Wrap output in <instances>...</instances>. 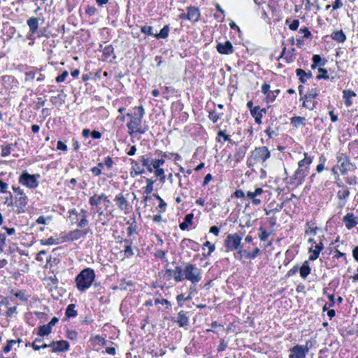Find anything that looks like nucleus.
Here are the masks:
<instances>
[{"instance_id":"f257e3e1","label":"nucleus","mask_w":358,"mask_h":358,"mask_svg":"<svg viewBox=\"0 0 358 358\" xmlns=\"http://www.w3.org/2000/svg\"><path fill=\"white\" fill-rule=\"evenodd\" d=\"M95 278L94 270L87 268L83 269L76 278L77 288L84 292L92 285Z\"/></svg>"},{"instance_id":"f03ea898","label":"nucleus","mask_w":358,"mask_h":358,"mask_svg":"<svg viewBox=\"0 0 358 358\" xmlns=\"http://www.w3.org/2000/svg\"><path fill=\"white\" fill-rule=\"evenodd\" d=\"M269 157L270 152L266 147L262 146L256 148L248 158L247 165L249 168H252L256 163L260 162L264 163Z\"/></svg>"},{"instance_id":"7ed1b4c3","label":"nucleus","mask_w":358,"mask_h":358,"mask_svg":"<svg viewBox=\"0 0 358 358\" xmlns=\"http://www.w3.org/2000/svg\"><path fill=\"white\" fill-rule=\"evenodd\" d=\"M42 343V338H36L32 343V348L34 350H39L41 348H52V352H64L69 350V343L66 341H59L57 342H52L50 344H43L42 346L36 345V343Z\"/></svg>"},{"instance_id":"20e7f679","label":"nucleus","mask_w":358,"mask_h":358,"mask_svg":"<svg viewBox=\"0 0 358 358\" xmlns=\"http://www.w3.org/2000/svg\"><path fill=\"white\" fill-rule=\"evenodd\" d=\"M304 159L299 161V169L296 170L294 174V178L301 182L303 178L308 175V165L312 163V159L308 157L307 153H304Z\"/></svg>"},{"instance_id":"39448f33","label":"nucleus","mask_w":358,"mask_h":358,"mask_svg":"<svg viewBox=\"0 0 358 358\" xmlns=\"http://www.w3.org/2000/svg\"><path fill=\"white\" fill-rule=\"evenodd\" d=\"M185 278L192 283L199 282L201 280L200 270L195 266L187 264L184 268Z\"/></svg>"},{"instance_id":"423d86ee","label":"nucleus","mask_w":358,"mask_h":358,"mask_svg":"<svg viewBox=\"0 0 358 358\" xmlns=\"http://www.w3.org/2000/svg\"><path fill=\"white\" fill-rule=\"evenodd\" d=\"M13 191L17 194L15 201V205L17 207V212L18 213L24 211V208L27 203V197L24 194L23 191L19 187H13Z\"/></svg>"},{"instance_id":"0eeeda50","label":"nucleus","mask_w":358,"mask_h":358,"mask_svg":"<svg viewBox=\"0 0 358 358\" xmlns=\"http://www.w3.org/2000/svg\"><path fill=\"white\" fill-rule=\"evenodd\" d=\"M241 240L242 236L237 233L229 234L224 241V245L229 250H237L242 248L241 245Z\"/></svg>"},{"instance_id":"6e6552de","label":"nucleus","mask_w":358,"mask_h":358,"mask_svg":"<svg viewBox=\"0 0 358 358\" xmlns=\"http://www.w3.org/2000/svg\"><path fill=\"white\" fill-rule=\"evenodd\" d=\"M19 182L30 188H34L38 186V182L34 175H30L24 172L20 177Z\"/></svg>"},{"instance_id":"1a4fd4ad","label":"nucleus","mask_w":358,"mask_h":358,"mask_svg":"<svg viewBox=\"0 0 358 358\" xmlns=\"http://www.w3.org/2000/svg\"><path fill=\"white\" fill-rule=\"evenodd\" d=\"M337 159L338 163L340 164L339 170L342 174H345L347 171L354 169L355 166L350 162L345 155H341L337 157Z\"/></svg>"},{"instance_id":"9d476101","label":"nucleus","mask_w":358,"mask_h":358,"mask_svg":"<svg viewBox=\"0 0 358 358\" xmlns=\"http://www.w3.org/2000/svg\"><path fill=\"white\" fill-rule=\"evenodd\" d=\"M141 124V118H136L132 117L131 119V121L127 124V127L129 130V133L131 134L132 132H138L140 134L145 133L144 129H141L140 127V125Z\"/></svg>"},{"instance_id":"9b49d317","label":"nucleus","mask_w":358,"mask_h":358,"mask_svg":"<svg viewBox=\"0 0 358 358\" xmlns=\"http://www.w3.org/2000/svg\"><path fill=\"white\" fill-rule=\"evenodd\" d=\"M216 48L218 52L222 55H229L234 52L233 45L229 41L224 43H219Z\"/></svg>"},{"instance_id":"f8f14e48","label":"nucleus","mask_w":358,"mask_h":358,"mask_svg":"<svg viewBox=\"0 0 358 358\" xmlns=\"http://www.w3.org/2000/svg\"><path fill=\"white\" fill-rule=\"evenodd\" d=\"M307 351L308 348L301 345H296L291 350L289 358H303Z\"/></svg>"},{"instance_id":"ddd939ff","label":"nucleus","mask_w":358,"mask_h":358,"mask_svg":"<svg viewBox=\"0 0 358 358\" xmlns=\"http://www.w3.org/2000/svg\"><path fill=\"white\" fill-rule=\"evenodd\" d=\"M343 222L345 224V227L350 229L357 226L358 224L357 218L354 215L353 213H348L343 217Z\"/></svg>"},{"instance_id":"4468645a","label":"nucleus","mask_w":358,"mask_h":358,"mask_svg":"<svg viewBox=\"0 0 358 358\" xmlns=\"http://www.w3.org/2000/svg\"><path fill=\"white\" fill-rule=\"evenodd\" d=\"M87 233V230L75 229L70 231L66 236L67 241H76L83 237Z\"/></svg>"},{"instance_id":"2eb2a0df","label":"nucleus","mask_w":358,"mask_h":358,"mask_svg":"<svg viewBox=\"0 0 358 358\" xmlns=\"http://www.w3.org/2000/svg\"><path fill=\"white\" fill-rule=\"evenodd\" d=\"M200 16L199 10L198 8L192 7L189 8L187 13V17L192 22H197Z\"/></svg>"},{"instance_id":"dca6fc26","label":"nucleus","mask_w":358,"mask_h":358,"mask_svg":"<svg viewBox=\"0 0 358 358\" xmlns=\"http://www.w3.org/2000/svg\"><path fill=\"white\" fill-rule=\"evenodd\" d=\"M169 272L176 281H182L184 279L182 277V270L180 266L176 267L174 270H169Z\"/></svg>"},{"instance_id":"f3484780","label":"nucleus","mask_w":358,"mask_h":358,"mask_svg":"<svg viewBox=\"0 0 358 358\" xmlns=\"http://www.w3.org/2000/svg\"><path fill=\"white\" fill-rule=\"evenodd\" d=\"M331 37L338 43H343L346 40V36L342 30L332 32Z\"/></svg>"},{"instance_id":"a211bd4d","label":"nucleus","mask_w":358,"mask_h":358,"mask_svg":"<svg viewBox=\"0 0 358 358\" xmlns=\"http://www.w3.org/2000/svg\"><path fill=\"white\" fill-rule=\"evenodd\" d=\"M194 217L193 213H189L185 215L184 222L180 224L179 227L182 230H185L189 225L192 224V219Z\"/></svg>"},{"instance_id":"6ab92c4d","label":"nucleus","mask_w":358,"mask_h":358,"mask_svg":"<svg viewBox=\"0 0 358 358\" xmlns=\"http://www.w3.org/2000/svg\"><path fill=\"white\" fill-rule=\"evenodd\" d=\"M259 106H255L253 108H251L250 113L252 115V117H255V122L259 124L262 123L261 119L262 117V112H259Z\"/></svg>"},{"instance_id":"aec40b11","label":"nucleus","mask_w":358,"mask_h":358,"mask_svg":"<svg viewBox=\"0 0 358 358\" xmlns=\"http://www.w3.org/2000/svg\"><path fill=\"white\" fill-rule=\"evenodd\" d=\"M27 24L30 31L34 33L38 27V19L37 17H31L27 20Z\"/></svg>"},{"instance_id":"412c9836","label":"nucleus","mask_w":358,"mask_h":358,"mask_svg":"<svg viewBox=\"0 0 358 358\" xmlns=\"http://www.w3.org/2000/svg\"><path fill=\"white\" fill-rule=\"evenodd\" d=\"M310 268L308 265V261H306L302 266L300 268V275L303 278H306L310 273Z\"/></svg>"},{"instance_id":"4be33fe9","label":"nucleus","mask_w":358,"mask_h":358,"mask_svg":"<svg viewBox=\"0 0 358 358\" xmlns=\"http://www.w3.org/2000/svg\"><path fill=\"white\" fill-rule=\"evenodd\" d=\"M101 200H104L109 202V200L107 199V196L104 194H101L100 196H99L97 199H96L95 196L90 197V203L92 206H97L100 203Z\"/></svg>"},{"instance_id":"5701e85b","label":"nucleus","mask_w":358,"mask_h":358,"mask_svg":"<svg viewBox=\"0 0 358 358\" xmlns=\"http://www.w3.org/2000/svg\"><path fill=\"white\" fill-rule=\"evenodd\" d=\"M177 322L179 324L180 327H184L188 324V317L185 315L183 311H180L178 313Z\"/></svg>"},{"instance_id":"b1692460","label":"nucleus","mask_w":358,"mask_h":358,"mask_svg":"<svg viewBox=\"0 0 358 358\" xmlns=\"http://www.w3.org/2000/svg\"><path fill=\"white\" fill-rule=\"evenodd\" d=\"M115 200L119 203V208L121 210H125L127 208L128 203L122 194H118L115 196Z\"/></svg>"},{"instance_id":"393cba45","label":"nucleus","mask_w":358,"mask_h":358,"mask_svg":"<svg viewBox=\"0 0 358 358\" xmlns=\"http://www.w3.org/2000/svg\"><path fill=\"white\" fill-rule=\"evenodd\" d=\"M51 327L48 324L42 325L38 327V334L40 336L49 335L51 332Z\"/></svg>"},{"instance_id":"a878e982","label":"nucleus","mask_w":358,"mask_h":358,"mask_svg":"<svg viewBox=\"0 0 358 358\" xmlns=\"http://www.w3.org/2000/svg\"><path fill=\"white\" fill-rule=\"evenodd\" d=\"M124 243L125 245V249H124V254L127 257H130L134 255V252L132 251L131 245L132 244V241L131 240L124 239Z\"/></svg>"},{"instance_id":"bb28decb","label":"nucleus","mask_w":358,"mask_h":358,"mask_svg":"<svg viewBox=\"0 0 358 358\" xmlns=\"http://www.w3.org/2000/svg\"><path fill=\"white\" fill-rule=\"evenodd\" d=\"M169 32V25L164 26L159 34H155V37L157 38H165L168 36Z\"/></svg>"},{"instance_id":"cd10ccee","label":"nucleus","mask_w":358,"mask_h":358,"mask_svg":"<svg viewBox=\"0 0 358 358\" xmlns=\"http://www.w3.org/2000/svg\"><path fill=\"white\" fill-rule=\"evenodd\" d=\"M75 304H70L66 309V315L67 317H75L77 315V311L75 310Z\"/></svg>"},{"instance_id":"c85d7f7f","label":"nucleus","mask_w":358,"mask_h":358,"mask_svg":"<svg viewBox=\"0 0 358 358\" xmlns=\"http://www.w3.org/2000/svg\"><path fill=\"white\" fill-rule=\"evenodd\" d=\"M306 122V118L303 117L296 116L291 119V123L293 124L296 127H299L301 124L304 125Z\"/></svg>"},{"instance_id":"c756f323","label":"nucleus","mask_w":358,"mask_h":358,"mask_svg":"<svg viewBox=\"0 0 358 358\" xmlns=\"http://www.w3.org/2000/svg\"><path fill=\"white\" fill-rule=\"evenodd\" d=\"M246 152V148H241L238 150L235 154V158L236 162H240L245 156Z\"/></svg>"},{"instance_id":"7c9ffc66","label":"nucleus","mask_w":358,"mask_h":358,"mask_svg":"<svg viewBox=\"0 0 358 358\" xmlns=\"http://www.w3.org/2000/svg\"><path fill=\"white\" fill-rule=\"evenodd\" d=\"M296 75L299 77V80H300L301 83H305L306 81V72L301 69H297L296 71Z\"/></svg>"},{"instance_id":"2f4dec72","label":"nucleus","mask_w":358,"mask_h":358,"mask_svg":"<svg viewBox=\"0 0 358 358\" xmlns=\"http://www.w3.org/2000/svg\"><path fill=\"white\" fill-rule=\"evenodd\" d=\"M146 182H147V185L145 187V192L147 194H149L152 193V192L153 191V183L155 182V181L152 180L151 179L148 178L146 180Z\"/></svg>"},{"instance_id":"473e14b6","label":"nucleus","mask_w":358,"mask_h":358,"mask_svg":"<svg viewBox=\"0 0 358 358\" xmlns=\"http://www.w3.org/2000/svg\"><path fill=\"white\" fill-rule=\"evenodd\" d=\"M81 214H82V218H81V220L78 222V227L82 228V227H85V226H87L88 224V220L86 219L85 210H82Z\"/></svg>"},{"instance_id":"72a5a7b5","label":"nucleus","mask_w":358,"mask_h":358,"mask_svg":"<svg viewBox=\"0 0 358 358\" xmlns=\"http://www.w3.org/2000/svg\"><path fill=\"white\" fill-rule=\"evenodd\" d=\"M11 145L1 146V156L6 157L10 154Z\"/></svg>"},{"instance_id":"f704fd0d","label":"nucleus","mask_w":358,"mask_h":358,"mask_svg":"<svg viewBox=\"0 0 358 358\" xmlns=\"http://www.w3.org/2000/svg\"><path fill=\"white\" fill-rule=\"evenodd\" d=\"M141 31L148 36H155L151 26H143L141 27Z\"/></svg>"},{"instance_id":"c9c22d12","label":"nucleus","mask_w":358,"mask_h":358,"mask_svg":"<svg viewBox=\"0 0 358 358\" xmlns=\"http://www.w3.org/2000/svg\"><path fill=\"white\" fill-rule=\"evenodd\" d=\"M318 71L320 74L317 76V79H327L329 78V76L327 75V71L325 69L320 68Z\"/></svg>"},{"instance_id":"e433bc0d","label":"nucleus","mask_w":358,"mask_h":358,"mask_svg":"<svg viewBox=\"0 0 358 358\" xmlns=\"http://www.w3.org/2000/svg\"><path fill=\"white\" fill-rule=\"evenodd\" d=\"M317 90L315 88H313L308 90L307 94H306V99H313L317 96Z\"/></svg>"},{"instance_id":"4c0bfd02","label":"nucleus","mask_w":358,"mask_h":358,"mask_svg":"<svg viewBox=\"0 0 358 358\" xmlns=\"http://www.w3.org/2000/svg\"><path fill=\"white\" fill-rule=\"evenodd\" d=\"M113 48L112 47V45H107L106 46L103 50V55L108 57L109 56L111 55V54L113 52Z\"/></svg>"},{"instance_id":"58836bf2","label":"nucleus","mask_w":358,"mask_h":358,"mask_svg":"<svg viewBox=\"0 0 358 358\" xmlns=\"http://www.w3.org/2000/svg\"><path fill=\"white\" fill-rule=\"evenodd\" d=\"M164 160L162 159H155L152 162V165L153 166V169H160L159 166L161 165L164 164Z\"/></svg>"},{"instance_id":"ea45409f","label":"nucleus","mask_w":358,"mask_h":358,"mask_svg":"<svg viewBox=\"0 0 358 358\" xmlns=\"http://www.w3.org/2000/svg\"><path fill=\"white\" fill-rule=\"evenodd\" d=\"M310 252H311L313 253L309 257V260H310V261L315 260L318 257L320 252L318 250H315V249H313V248H310Z\"/></svg>"},{"instance_id":"a19ab883","label":"nucleus","mask_w":358,"mask_h":358,"mask_svg":"<svg viewBox=\"0 0 358 358\" xmlns=\"http://www.w3.org/2000/svg\"><path fill=\"white\" fill-rule=\"evenodd\" d=\"M310 252H311L313 253L309 257V260H310V261L315 260L318 257L320 252L318 250H315V249H313V248H310Z\"/></svg>"},{"instance_id":"79ce46f5","label":"nucleus","mask_w":358,"mask_h":358,"mask_svg":"<svg viewBox=\"0 0 358 358\" xmlns=\"http://www.w3.org/2000/svg\"><path fill=\"white\" fill-rule=\"evenodd\" d=\"M310 252H311L313 253L309 257V260H310V261L315 260L318 257L320 252L318 250H315V249H313V248H310Z\"/></svg>"},{"instance_id":"37998d69","label":"nucleus","mask_w":358,"mask_h":358,"mask_svg":"<svg viewBox=\"0 0 358 358\" xmlns=\"http://www.w3.org/2000/svg\"><path fill=\"white\" fill-rule=\"evenodd\" d=\"M313 62L314 63H315V64H317V66L318 65L319 66H324V62L322 63V58L318 55H313Z\"/></svg>"},{"instance_id":"c03bdc74","label":"nucleus","mask_w":358,"mask_h":358,"mask_svg":"<svg viewBox=\"0 0 358 358\" xmlns=\"http://www.w3.org/2000/svg\"><path fill=\"white\" fill-rule=\"evenodd\" d=\"M68 75H69L68 71H64L61 75L58 76L56 78V81L57 83H61V82L64 81V80L68 76Z\"/></svg>"},{"instance_id":"a18cd8bd","label":"nucleus","mask_w":358,"mask_h":358,"mask_svg":"<svg viewBox=\"0 0 358 358\" xmlns=\"http://www.w3.org/2000/svg\"><path fill=\"white\" fill-rule=\"evenodd\" d=\"M15 343H16V341H15V340H9V341H8V343L4 347L3 351L5 352H8L11 350L13 345L15 344Z\"/></svg>"},{"instance_id":"49530a36","label":"nucleus","mask_w":358,"mask_h":358,"mask_svg":"<svg viewBox=\"0 0 358 358\" xmlns=\"http://www.w3.org/2000/svg\"><path fill=\"white\" fill-rule=\"evenodd\" d=\"M155 173L156 176L161 177L160 178V180H162V181L164 180L165 176H164V170L162 169H155Z\"/></svg>"},{"instance_id":"de8ad7c7","label":"nucleus","mask_w":358,"mask_h":358,"mask_svg":"<svg viewBox=\"0 0 358 358\" xmlns=\"http://www.w3.org/2000/svg\"><path fill=\"white\" fill-rule=\"evenodd\" d=\"M261 234H259V238L261 241H266L269 236V234L264 230L263 228H260Z\"/></svg>"},{"instance_id":"09e8293b","label":"nucleus","mask_w":358,"mask_h":358,"mask_svg":"<svg viewBox=\"0 0 358 358\" xmlns=\"http://www.w3.org/2000/svg\"><path fill=\"white\" fill-rule=\"evenodd\" d=\"M356 94L351 90H344L343 91V97L344 99H350L352 96H355Z\"/></svg>"},{"instance_id":"8fccbe9b","label":"nucleus","mask_w":358,"mask_h":358,"mask_svg":"<svg viewBox=\"0 0 358 358\" xmlns=\"http://www.w3.org/2000/svg\"><path fill=\"white\" fill-rule=\"evenodd\" d=\"M155 303L157 304V303H161L162 305H166L167 306V308L170 307L171 306V303L166 300V299H156L155 300Z\"/></svg>"},{"instance_id":"3c124183","label":"nucleus","mask_w":358,"mask_h":358,"mask_svg":"<svg viewBox=\"0 0 358 358\" xmlns=\"http://www.w3.org/2000/svg\"><path fill=\"white\" fill-rule=\"evenodd\" d=\"M203 246L208 247L209 249V252L208 253V255H210L214 250H215V245L213 244H211L209 241H206L204 243Z\"/></svg>"},{"instance_id":"603ef678","label":"nucleus","mask_w":358,"mask_h":358,"mask_svg":"<svg viewBox=\"0 0 358 358\" xmlns=\"http://www.w3.org/2000/svg\"><path fill=\"white\" fill-rule=\"evenodd\" d=\"M299 25V20H294L292 23L289 24V29L291 30H296Z\"/></svg>"},{"instance_id":"864d4df0","label":"nucleus","mask_w":358,"mask_h":358,"mask_svg":"<svg viewBox=\"0 0 358 358\" xmlns=\"http://www.w3.org/2000/svg\"><path fill=\"white\" fill-rule=\"evenodd\" d=\"M6 237L4 234H0V251L3 252V245H5Z\"/></svg>"},{"instance_id":"5fc2aeb1","label":"nucleus","mask_w":358,"mask_h":358,"mask_svg":"<svg viewBox=\"0 0 358 358\" xmlns=\"http://www.w3.org/2000/svg\"><path fill=\"white\" fill-rule=\"evenodd\" d=\"M299 31L303 33L304 34L303 37H305L306 38H308L311 37V36H312L310 31L308 30V29L307 27L301 28Z\"/></svg>"},{"instance_id":"6e6d98bb","label":"nucleus","mask_w":358,"mask_h":358,"mask_svg":"<svg viewBox=\"0 0 358 358\" xmlns=\"http://www.w3.org/2000/svg\"><path fill=\"white\" fill-rule=\"evenodd\" d=\"M303 106L310 110H313V108L315 107V103L314 102H311L307 100L306 101H304L303 103Z\"/></svg>"},{"instance_id":"4d7b16f0","label":"nucleus","mask_w":358,"mask_h":358,"mask_svg":"<svg viewBox=\"0 0 358 358\" xmlns=\"http://www.w3.org/2000/svg\"><path fill=\"white\" fill-rule=\"evenodd\" d=\"M209 118L213 122H216L219 119V115L217 114V113L213 111L209 113Z\"/></svg>"},{"instance_id":"13d9d810","label":"nucleus","mask_w":358,"mask_h":358,"mask_svg":"<svg viewBox=\"0 0 358 358\" xmlns=\"http://www.w3.org/2000/svg\"><path fill=\"white\" fill-rule=\"evenodd\" d=\"M77 335H78L77 332H76L75 331H70V330L67 331V336L71 340L76 339Z\"/></svg>"},{"instance_id":"bf43d9fd","label":"nucleus","mask_w":358,"mask_h":358,"mask_svg":"<svg viewBox=\"0 0 358 358\" xmlns=\"http://www.w3.org/2000/svg\"><path fill=\"white\" fill-rule=\"evenodd\" d=\"M7 188H8L7 183H6L3 181L0 180V192L1 193H5V192H6Z\"/></svg>"},{"instance_id":"052dcab7","label":"nucleus","mask_w":358,"mask_h":358,"mask_svg":"<svg viewBox=\"0 0 358 358\" xmlns=\"http://www.w3.org/2000/svg\"><path fill=\"white\" fill-rule=\"evenodd\" d=\"M259 249L256 248L252 254L248 253L246 257L254 259L259 253Z\"/></svg>"},{"instance_id":"680f3d73","label":"nucleus","mask_w":358,"mask_h":358,"mask_svg":"<svg viewBox=\"0 0 358 358\" xmlns=\"http://www.w3.org/2000/svg\"><path fill=\"white\" fill-rule=\"evenodd\" d=\"M280 92V90H276L275 91H272V92H270L268 94V99H269L271 101H273L275 98V94H279Z\"/></svg>"},{"instance_id":"e2e57ef3","label":"nucleus","mask_w":358,"mask_h":358,"mask_svg":"<svg viewBox=\"0 0 358 358\" xmlns=\"http://www.w3.org/2000/svg\"><path fill=\"white\" fill-rule=\"evenodd\" d=\"M57 148L58 150H60L65 151L67 150V146L62 141H59L57 142Z\"/></svg>"},{"instance_id":"0e129e2a","label":"nucleus","mask_w":358,"mask_h":358,"mask_svg":"<svg viewBox=\"0 0 358 358\" xmlns=\"http://www.w3.org/2000/svg\"><path fill=\"white\" fill-rule=\"evenodd\" d=\"M106 166H107V167L108 169L111 168L112 166H113V159H111V157H108L106 159H105V162L103 163Z\"/></svg>"},{"instance_id":"69168bd1","label":"nucleus","mask_w":358,"mask_h":358,"mask_svg":"<svg viewBox=\"0 0 358 358\" xmlns=\"http://www.w3.org/2000/svg\"><path fill=\"white\" fill-rule=\"evenodd\" d=\"M213 179V176L211 174L208 173L207 174L205 178H204V180H203V186H206V185L208 184V182Z\"/></svg>"},{"instance_id":"338daca9","label":"nucleus","mask_w":358,"mask_h":358,"mask_svg":"<svg viewBox=\"0 0 358 358\" xmlns=\"http://www.w3.org/2000/svg\"><path fill=\"white\" fill-rule=\"evenodd\" d=\"M342 6H343V3L341 0H335V2L333 4L332 7H333L334 10H336V9L342 7Z\"/></svg>"},{"instance_id":"774afa93","label":"nucleus","mask_w":358,"mask_h":358,"mask_svg":"<svg viewBox=\"0 0 358 358\" xmlns=\"http://www.w3.org/2000/svg\"><path fill=\"white\" fill-rule=\"evenodd\" d=\"M352 255L354 259L358 262V245L353 249Z\"/></svg>"}]
</instances>
